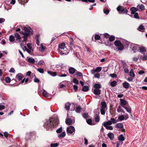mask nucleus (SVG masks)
I'll return each mask as SVG.
<instances>
[{"instance_id":"4c0bfd02","label":"nucleus","mask_w":147,"mask_h":147,"mask_svg":"<svg viewBox=\"0 0 147 147\" xmlns=\"http://www.w3.org/2000/svg\"><path fill=\"white\" fill-rule=\"evenodd\" d=\"M117 85V82L114 80L110 83V85L112 87H115Z\"/></svg>"},{"instance_id":"bf43d9fd","label":"nucleus","mask_w":147,"mask_h":147,"mask_svg":"<svg viewBox=\"0 0 147 147\" xmlns=\"http://www.w3.org/2000/svg\"><path fill=\"white\" fill-rule=\"evenodd\" d=\"M118 119L121 121L123 120L124 119V117L123 115H120L119 116Z\"/></svg>"},{"instance_id":"1a4fd4ad","label":"nucleus","mask_w":147,"mask_h":147,"mask_svg":"<svg viewBox=\"0 0 147 147\" xmlns=\"http://www.w3.org/2000/svg\"><path fill=\"white\" fill-rule=\"evenodd\" d=\"M23 77V75L22 74L20 73H18L16 76V80H18V81H19L22 79Z\"/></svg>"},{"instance_id":"4468645a","label":"nucleus","mask_w":147,"mask_h":147,"mask_svg":"<svg viewBox=\"0 0 147 147\" xmlns=\"http://www.w3.org/2000/svg\"><path fill=\"white\" fill-rule=\"evenodd\" d=\"M129 113H131V109L129 105H127L123 107Z\"/></svg>"},{"instance_id":"603ef678","label":"nucleus","mask_w":147,"mask_h":147,"mask_svg":"<svg viewBox=\"0 0 147 147\" xmlns=\"http://www.w3.org/2000/svg\"><path fill=\"white\" fill-rule=\"evenodd\" d=\"M141 59L142 60H147V55H144L143 56L141 57Z\"/></svg>"},{"instance_id":"ea45409f","label":"nucleus","mask_w":147,"mask_h":147,"mask_svg":"<svg viewBox=\"0 0 147 147\" xmlns=\"http://www.w3.org/2000/svg\"><path fill=\"white\" fill-rule=\"evenodd\" d=\"M94 87L95 89H99L101 88V85L99 84H96L94 85Z\"/></svg>"},{"instance_id":"72a5a7b5","label":"nucleus","mask_w":147,"mask_h":147,"mask_svg":"<svg viewBox=\"0 0 147 147\" xmlns=\"http://www.w3.org/2000/svg\"><path fill=\"white\" fill-rule=\"evenodd\" d=\"M79 1H82L83 2H85L86 3H88V2L90 3H94L95 2L94 0H77Z\"/></svg>"},{"instance_id":"864d4df0","label":"nucleus","mask_w":147,"mask_h":147,"mask_svg":"<svg viewBox=\"0 0 147 147\" xmlns=\"http://www.w3.org/2000/svg\"><path fill=\"white\" fill-rule=\"evenodd\" d=\"M42 94L44 97L48 96V93L45 91L44 90L42 92Z\"/></svg>"},{"instance_id":"79ce46f5","label":"nucleus","mask_w":147,"mask_h":147,"mask_svg":"<svg viewBox=\"0 0 147 147\" xmlns=\"http://www.w3.org/2000/svg\"><path fill=\"white\" fill-rule=\"evenodd\" d=\"M86 122L88 124L90 125H93L92 123V119H89L86 120Z\"/></svg>"},{"instance_id":"7ed1b4c3","label":"nucleus","mask_w":147,"mask_h":147,"mask_svg":"<svg viewBox=\"0 0 147 147\" xmlns=\"http://www.w3.org/2000/svg\"><path fill=\"white\" fill-rule=\"evenodd\" d=\"M23 30H24L25 32H20V33L23 35L29 36L30 34L32 35L33 34V30L30 28L25 27L24 28Z\"/></svg>"},{"instance_id":"a19ab883","label":"nucleus","mask_w":147,"mask_h":147,"mask_svg":"<svg viewBox=\"0 0 147 147\" xmlns=\"http://www.w3.org/2000/svg\"><path fill=\"white\" fill-rule=\"evenodd\" d=\"M82 116L85 119H87L88 116V113H84L82 114Z\"/></svg>"},{"instance_id":"a211bd4d","label":"nucleus","mask_w":147,"mask_h":147,"mask_svg":"<svg viewBox=\"0 0 147 147\" xmlns=\"http://www.w3.org/2000/svg\"><path fill=\"white\" fill-rule=\"evenodd\" d=\"M138 30L141 32H144L145 30L144 27L142 25H140L138 28Z\"/></svg>"},{"instance_id":"6e6552de","label":"nucleus","mask_w":147,"mask_h":147,"mask_svg":"<svg viewBox=\"0 0 147 147\" xmlns=\"http://www.w3.org/2000/svg\"><path fill=\"white\" fill-rule=\"evenodd\" d=\"M15 38H16V40L18 42H20L22 41V38L20 34L18 33L14 34Z\"/></svg>"},{"instance_id":"09e8293b","label":"nucleus","mask_w":147,"mask_h":147,"mask_svg":"<svg viewBox=\"0 0 147 147\" xmlns=\"http://www.w3.org/2000/svg\"><path fill=\"white\" fill-rule=\"evenodd\" d=\"M121 62L122 63L123 68H124L125 67H127V66L125 62H124V61L121 60Z\"/></svg>"},{"instance_id":"2eb2a0df","label":"nucleus","mask_w":147,"mask_h":147,"mask_svg":"<svg viewBox=\"0 0 147 147\" xmlns=\"http://www.w3.org/2000/svg\"><path fill=\"white\" fill-rule=\"evenodd\" d=\"M130 10L131 11V14H134L138 11V9L135 7H132L130 9Z\"/></svg>"},{"instance_id":"9b49d317","label":"nucleus","mask_w":147,"mask_h":147,"mask_svg":"<svg viewBox=\"0 0 147 147\" xmlns=\"http://www.w3.org/2000/svg\"><path fill=\"white\" fill-rule=\"evenodd\" d=\"M120 105L121 106L123 107H125V105L127 104V101L125 100H123L122 99H120Z\"/></svg>"},{"instance_id":"2f4dec72","label":"nucleus","mask_w":147,"mask_h":147,"mask_svg":"<svg viewBox=\"0 0 147 147\" xmlns=\"http://www.w3.org/2000/svg\"><path fill=\"white\" fill-rule=\"evenodd\" d=\"M27 61L32 63H34L35 62L34 59L32 57L29 58L28 59Z\"/></svg>"},{"instance_id":"6e6d98bb","label":"nucleus","mask_w":147,"mask_h":147,"mask_svg":"<svg viewBox=\"0 0 147 147\" xmlns=\"http://www.w3.org/2000/svg\"><path fill=\"white\" fill-rule=\"evenodd\" d=\"M134 14V17L135 18L137 19H139L140 18V17L138 16V13L136 12Z\"/></svg>"},{"instance_id":"c85d7f7f","label":"nucleus","mask_w":147,"mask_h":147,"mask_svg":"<svg viewBox=\"0 0 147 147\" xmlns=\"http://www.w3.org/2000/svg\"><path fill=\"white\" fill-rule=\"evenodd\" d=\"M9 40L10 42H13L15 40V36L12 35H11L9 37Z\"/></svg>"},{"instance_id":"3c124183","label":"nucleus","mask_w":147,"mask_h":147,"mask_svg":"<svg viewBox=\"0 0 147 147\" xmlns=\"http://www.w3.org/2000/svg\"><path fill=\"white\" fill-rule=\"evenodd\" d=\"M76 74L77 76H79V77H81L83 76V75L82 73L78 71H77L76 72Z\"/></svg>"},{"instance_id":"49530a36","label":"nucleus","mask_w":147,"mask_h":147,"mask_svg":"<svg viewBox=\"0 0 147 147\" xmlns=\"http://www.w3.org/2000/svg\"><path fill=\"white\" fill-rule=\"evenodd\" d=\"M37 71L40 73L43 74L44 73V70L42 68H39L37 69Z\"/></svg>"},{"instance_id":"8fccbe9b","label":"nucleus","mask_w":147,"mask_h":147,"mask_svg":"<svg viewBox=\"0 0 147 147\" xmlns=\"http://www.w3.org/2000/svg\"><path fill=\"white\" fill-rule=\"evenodd\" d=\"M11 81V79L8 76H7L5 78V82L7 83H9Z\"/></svg>"},{"instance_id":"20e7f679","label":"nucleus","mask_w":147,"mask_h":147,"mask_svg":"<svg viewBox=\"0 0 147 147\" xmlns=\"http://www.w3.org/2000/svg\"><path fill=\"white\" fill-rule=\"evenodd\" d=\"M117 10L119 13L120 14H127L128 11L126 8L121 6H119L117 8Z\"/></svg>"},{"instance_id":"052dcab7","label":"nucleus","mask_w":147,"mask_h":147,"mask_svg":"<svg viewBox=\"0 0 147 147\" xmlns=\"http://www.w3.org/2000/svg\"><path fill=\"white\" fill-rule=\"evenodd\" d=\"M62 128L60 127L56 130V132L57 133H59L62 131Z\"/></svg>"},{"instance_id":"ddd939ff","label":"nucleus","mask_w":147,"mask_h":147,"mask_svg":"<svg viewBox=\"0 0 147 147\" xmlns=\"http://www.w3.org/2000/svg\"><path fill=\"white\" fill-rule=\"evenodd\" d=\"M76 71V70L73 67H70L69 69V72L70 74H74Z\"/></svg>"},{"instance_id":"dca6fc26","label":"nucleus","mask_w":147,"mask_h":147,"mask_svg":"<svg viewBox=\"0 0 147 147\" xmlns=\"http://www.w3.org/2000/svg\"><path fill=\"white\" fill-rule=\"evenodd\" d=\"M93 93L95 95H99L100 94V90L95 89L94 90Z\"/></svg>"},{"instance_id":"774afa93","label":"nucleus","mask_w":147,"mask_h":147,"mask_svg":"<svg viewBox=\"0 0 147 147\" xmlns=\"http://www.w3.org/2000/svg\"><path fill=\"white\" fill-rule=\"evenodd\" d=\"M110 75L112 78H115L117 76V75L114 74H110Z\"/></svg>"},{"instance_id":"4be33fe9","label":"nucleus","mask_w":147,"mask_h":147,"mask_svg":"<svg viewBox=\"0 0 147 147\" xmlns=\"http://www.w3.org/2000/svg\"><path fill=\"white\" fill-rule=\"evenodd\" d=\"M131 48L132 49V50L133 51L134 53H135L136 52V51L137 49V47L134 44H132L131 45Z\"/></svg>"},{"instance_id":"f704fd0d","label":"nucleus","mask_w":147,"mask_h":147,"mask_svg":"<svg viewBox=\"0 0 147 147\" xmlns=\"http://www.w3.org/2000/svg\"><path fill=\"white\" fill-rule=\"evenodd\" d=\"M19 3L21 5H24L27 2V0H18Z\"/></svg>"},{"instance_id":"a18cd8bd","label":"nucleus","mask_w":147,"mask_h":147,"mask_svg":"<svg viewBox=\"0 0 147 147\" xmlns=\"http://www.w3.org/2000/svg\"><path fill=\"white\" fill-rule=\"evenodd\" d=\"M115 38V36H111L109 37V40L111 42H112L114 40Z\"/></svg>"},{"instance_id":"e433bc0d","label":"nucleus","mask_w":147,"mask_h":147,"mask_svg":"<svg viewBox=\"0 0 147 147\" xmlns=\"http://www.w3.org/2000/svg\"><path fill=\"white\" fill-rule=\"evenodd\" d=\"M40 47H41V50H40L42 52H44L46 49V47L45 46H43L42 44H40Z\"/></svg>"},{"instance_id":"5fc2aeb1","label":"nucleus","mask_w":147,"mask_h":147,"mask_svg":"<svg viewBox=\"0 0 147 147\" xmlns=\"http://www.w3.org/2000/svg\"><path fill=\"white\" fill-rule=\"evenodd\" d=\"M94 38L96 40H99L100 38V37L99 35L96 34L94 36Z\"/></svg>"},{"instance_id":"13d9d810","label":"nucleus","mask_w":147,"mask_h":147,"mask_svg":"<svg viewBox=\"0 0 147 147\" xmlns=\"http://www.w3.org/2000/svg\"><path fill=\"white\" fill-rule=\"evenodd\" d=\"M111 121L112 123H115L117 122V120L114 118H111Z\"/></svg>"},{"instance_id":"4d7b16f0","label":"nucleus","mask_w":147,"mask_h":147,"mask_svg":"<svg viewBox=\"0 0 147 147\" xmlns=\"http://www.w3.org/2000/svg\"><path fill=\"white\" fill-rule=\"evenodd\" d=\"M101 113L102 115H104L105 114L106 110L105 109H100Z\"/></svg>"},{"instance_id":"aec40b11","label":"nucleus","mask_w":147,"mask_h":147,"mask_svg":"<svg viewBox=\"0 0 147 147\" xmlns=\"http://www.w3.org/2000/svg\"><path fill=\"white\" fill-rule=\"evenodd\" d=\"M129 84L127 82H125L123 83V87L127 89L129 88Z\"/></svg>"},{"instance_id":"f8f14e48","label":"nucleus","mask_w":147,"mask_h":147,"mask_svg":"<svg viewBox=\"0 0 147 147\" xmlns=\"http://www.w3.org/2000/svg\"><path fill=\"white\" fill-rule=\"evenodd\" d=\"M65 123L67 125H71L73 123V121L71 119L66 118L65 119Z\"/></svg>"},{"instance_id":"e2e57ef3","label":"nucleus","mask_w":147,"mask_h":147,"mask_svg":"<svg viewBox=\"0 0 147 147\" xmlns=\"http://www.w3.org/2000/svg\"><path fill=\"white\" fill-rule=\"evenodd\" d=\"M74 90L76 92L78 90V86L76 85H74L73 86Z\"/></svg>"},{"instance_id":"bb28decb","label":"nucleus","mask_w":147,"mask_h":147,"mask_svg":"<svg viewBox=\"0 0 147 147\" xmlns=\"http://www.w3.org/2000/svg\"><path fill=\"white\" fill-rule=\"evenodd\" d=\"M118 140L119 141L122 142L125 140V138L122 134H121L119 136Z\"/></svg>"},{"instance_id":"393cba45","label":"nucleus","mask_w":147,"mask_h":147,"mask_svg":"<svg viewBox=\"0 0 147 147\" xmlns=\"http://www.w3.org/2000/svg\"><path fill=\"white\" fill-rule=\"evenodd\" d=\"M71 105V104L69 102H67L65 105V108L68 111L69 110L70 106Z\"/></svg>"},{"instance_id":"9d476101","label":"nucleus","mask_w":147,"mask_h":147,"mask_svg":"<svg viewBox=\"0 0 147 147\" xmlns=\"http://www.w3.org/2000/svg\"><path fill=\"white\" fill-rule=\"evenodd\" d=\"M99 112H98L97 113H96L94 116V118L95 121L96 122H98L100 120V117L99 115Z\"/></svg>"},{"instance_id":"de8ad7c7","label":"nucleus","mask_w":147,"mask_h":147,"mask_svg":"<svg viewBox=\"0 0 147 147\" xmlns=\"http://www.w3.org/2000/svg\"><path fill=\"white\" fill-rule=\"evenodd\" d=\"M100 77V74L96 73L94 74V77L95 78H99Z\"/></svg>"},{"instance_id":"58836bf2","label":"nucleus","mask_w":147,"mask_h":147,"mask_svg":"<svg viewBox=\"0 0 147 147\" xmlns=\"http://www.w3.org/2000/svg\"><path fill=\"white\" fill-rule=\"evenodd\" d=\"M104 127H105L107 129H109L110 130H112L113 129V128L112 126L106 125H103Z\"/></svg>"},{"instance_id":"f03ea898","label":"nucleus","mask_w":147,"mask_h":147,"mask_svg":"<svg viewBox=\"0 0 147 147\" xmlns=\"http://www.w3.org/2000/svg\"><path fill=\"white\" fill-rule=\"evenodd\" d=\"M58 50L59 53L61 55H67L69 53L68 50L65 47L64 43H61L59 45Z\"/></svg>"},{"instance_id":"c03bdc74","label":"nucleus","mask_w":147,"mask_h":147,"mask_svg":"<svg viewBox=\"0 0 147 147\" xmlns=\"http://www.w3.org/2000/svg\"><path fill=\"white\" fill-rule=\"evenodd\" d=\"M59 145L58 143H52L51 144L50 147H57Z\"/></svg>"},{"instance_id":"f257e3e1","label":"nucleus","mask_w":147,"mask_h":147,"mask_svg":"<svg viewBox=\"0 0 147 147\" xmlns=\"http://www.w3.org/2000/svg\"><path fill=\"white\" fill-rule=\"evenodd\" d=\"M59 123V120L57 118H50L48 120L44 123V127L47 130H51Z\"/></svg>"},{"instance_id":"39448f33","label":"nucleus","mask_w":147,"mask_h":147,"mask_svg":"<svg viewBox=\"0 0 147 147\" xmlns=\"http://www.w3.org/2000/svg\"><path fill=\"white\" fill-rule=\"evenodd\" d=\"M114 44L118 48L119 50L121 51L123 49L124 47L121 42L119 40H116L114 42Z\"/></svg>"},{"instance_id":"a878e982","label":"nucleus","mask_w":147,"mask_h":147,"mask_svg":"<svg viewBox=\"0 0 147 147\" xmlns=\"http://www.w3.org/2000/svg\"><path fill=\"white\" fill-rule=\"evenodd\" d=\"M137 7L139 8L140 9L141 11H143L145 10V7L144 5L143 4H141L138 5Z\"/></svg>"},{"instance_id":"69168bd1","label":"nucleus","mask_w":147,"mask_h":147,"mask_svg":"<svg viewBox=\"0 0 147 147\" xmlns=\"http://www.w3.org/2000/svg\"><path fill=\"white\" fill-rule=\"evenodd\" d=\"M73 82L76 84H77L78 83V81L76 78H74L73 80Z\"/></svg>"},{"instance_id":"5701e85b","label":"nucleus","mask_w":147,"mask_h":147,"mask_svg":"<svg viewBox=\"0 0 147 147\" xmlns=\"http://www.w3.org/2000/svg\"><path fill=\"white\" fill-rule=\"evenodd\" d=\"M48 73L52 76H57V74L56 72H53L51 71H48Z\"/></svg>"},{"instance_id":"6ab92c4d","label":"nucleus","mask_w":147,"mask_h":147,"mask_svg":"<svg viewBox=\"0 0 147 147\" xmlns=\"http://www.w3.org/2000/svg\"><path fill=\"white\" fill-rule=\"evenodd\" d=\"M107 136L109 139L112 140L114 138V135L112 133H109L107 134Z\"/></svg>"},{"instance_id":"680f3d73","label":"nucleus","mask_w":147,"mask_h":147,"mask_svg":"<svg viewBox=\"0 0 147 147\" xmlns=\"http://www.w3.org/2000/svg\"><path fill=\"white\" fill-rule=\"evenodd\" d=\"M5 106L2 104V103L0 104V110H1L5 109Z\"/></svg>"},{"instance_id":"c756f323","label":"nucleus","mask_w":147,"mask_h":147,"mask_svg":"<svg viewBox=\"0 0 147 147\" xmlns=\"http://www.w3.org/2000/svg\"><path fill=\"white\" fill-rule=\"evenodd\" d=\"M101 109H105L107 107L106 103L105 102H102L101 103Z\"/></svg>"},{"instance_id":"cd10ccee","label":"nucleus","mask_w":147,"mask_h":147,"mask_svg":"<svg viewBox=\"0 0 147 147\" xmlns=\"http://www.w3.org/2000/svg\"><path fill=\"white\" fill-rule=\"evenodd\" d=\"M115 127L119 128H122L123 127V125L122 123H117L115 125Z\"/></svg>"},{"instance_id":"f3484780","label":"nucleus","mask_w":147,"mask_h":147,"mask_svg":"<svg viewBox=\"0 0 147 147\" xmlns=\"http://www.w3.org/2000/svg\"><path fill=\"white\" fill-rule=\"evenodd\" d=\"M67 72L61 71L60 75H58L60 77H65L67 76Z\"/></svg>"},{"instance_id":"338daca9","label":"nucleus","mask_w":147,"mask_h":147,"mask_svg":"<svg viewBox=\"0 0 147 147\" xmlns=\"http://www.w3.org/2000/svg\"><path fill=\"white\" fill-rule=\"evenodd\" d=\"M124 69V71L125 73H128L129 72V70L127 68V67H125L123 68Z\"/></svg>"},{"instance_id":"37998d69","label":"nucleus","mask_w":147,"mask_h":147,"mask_svg":"<svg viewBox=\"0 0 147 147\" xmlns=\"http://www.w3.org/2000/svg\"><path fill=\"white\" fill-rule=\"evenodd\" d=\"M28 81V78H27L26 79L25 78H24L21 82V84H23L24 82H25V83H26Z\"/></svg>"},{"instance_id":"7c9ffc66","label":"nucleus","mask_w":147,"mask_h":147,"mask_svg":"<svg viewBox=\"0 0 147 147\" xmlns=\"http://www.w3.org/2000/svg\"><path fill=\"white\" fill-rule=\"evenodd\" d=\"M66 134L64 132H63L61 134L58 135V137L60 139L63 138L65 136Z\"/></svg>"},{"instance_id":"b1692460","label":"nucleus","mask_w":147,"mask_h":147,"mask_svg":"<svg viewBox=\"0 0 147 147\" xmlns=\"http://www.w3.org/2000/svg\"><path fill=\"white\" fill-rule=\"evenodd\" d=\"M112 123L111 122V121L110 120H109L107 121H106L105 122H104L103 124L102 125H112Z\"/></svg>"},{"instance_id":"0e129e2a","label":"nucleus","mask_w":147,"mask_h":147,"mask_svg":"<svg viewBox=\"0 0 147 147\" xmlns=\"http://www.w3.org/2000/svg\"><path fill=\"white\" fill-rule=\"evenodd\" d=\"M122 110V109L121 108V106H119L117 108V112H121V110Z\"/></svg>"},{"instance_id":"c9c22d12","label":"nucleus","mask_w":147,"mask_h":147,"mask_svg":"<svg viewBox=\"0 0 147 147\" xmlns=\"http://www.w3.org/2000/svg\"><path fill=\"white\" fill-rule=\"evenodd\" d=\"M89 90V88L87 86H84L83 87L82 90L83 92H87Z\"/></svg>"},{"instance_id":"0eeeda50","label":"nucleus","mask_w":147,"mask_h":147,"mask_svg":"<svg viewBox=\"0 0 147 147\" xmlns=\"http://www.w3.org/2000/svg\"><path fill=\"white\" fill-rule=\"evenodd\" d=\"M67 132L70 134H72L73 132L75 133V129L73 126H70L67 128Z\"/></svg>"},{"instance_id":"412c9836","label":"nucleus","mask_w":147,"mask_h":147,"mask_svg":"<svg viewBox=\"0 0 147 147\" xmlns=\"http://www.w3.org/2000/svg\"><path fill=\"white\" fill-rule=\"evenodd\" d=\"M140 52L143 53L146 52V48L143 46L141 47L140 48Z\"/></svg>"},{"instance_id":"473e14b6","label":"nucleus","mask_w":147,"mask_h":147,"mask_svg":"<svg viewBox=\"0 0 147 147\" xmlns=\"http://www.w3.org/2000/svg\"><path fill=\"white\" fill-rule=\"evenodd\" d=\"M81 109L82 108L81 106H79L76 107L75 111L76 113H79L80 112Z\"/></svg>"},{"instance_id":"423d86ee","label":"nucleus","mask_w":147,"mask_h":147,"mask_svg":"<svg viewBox=\"0 0 147 147\" xmlns=\"http://www.w3.org/2000/svg\"><path fill=\"white\" fill-rule=\"evenodd\" d=\"M102 67H98L96 68H94L92 69L91 70V73L92 74H94L96 72H100L102 69Z\"/></svg>"}]
</instances>
